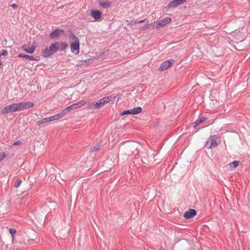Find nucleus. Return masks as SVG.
<instances>
[{
	"instance_id": "obj_34",
	"label": "nucleus",
	"mask_w": 250,
	"mask_h": 250,
	"mask_svg": "<svg viewBox=\"0 0 250 250\" xmlns=\"http://www.w3.org/2000/svg\"><path fill=\"white\" fill-rule=\"evenodd\" d=\"M84 62H88V63H91V60L89 59L88 60L85 61Z\"/></svg>"
},
{
	"instance_id": "obj_5",
	"label": "nucleus",
	"mask_w": 250,
	"mask_h": 250,
	"mask_svg": "<svg viewBox=\"0 0 250 250\" xmlns=\"http://www.w3.org/2000/svg\"><path fill=\"white\" fill-rule=\"evenodd\" d=\"M38 43L36 42H34L33 43L29 42L22 45L21 48L26 52L32 54L35 52Z\"/></svg>"
},
{
	"instance_id": "obj_28",
	"label": "nucleus",
	"mask_w": 250,
	"mask_h": 250,
	"mask_svg": "<svg viewBox=\"0 0 250 250\" xmlns=\"http://www.w3.org/2000/svg\"><path fill=\"white\" fill-rule=\"evenodd\" d=\"M21 184V180L18 179L16 181V187H18L20 186Z\"/></svg>"
},
{
	"instance_id": "obj_31",
	"label": "nucleus",
	"mask_w": 250,
	"mask_h": 250,
	"mask_svg": "<svg viewBox=\"0 0 250 250\" xmlns=\"http://www.w3.org/2000/svg\"><path fill=\"white\" fill-rule=\"evenodd\" d=\"M150 26H151V24H146L144 26V29L150 28Z\"/></svg>"
},
{
	"instance_id": "obj_3",
	"label": "nucleus",
	"mask_w": 250,
	"mask_h": 250,
	"mask_svg": "<svg viewBox=\"0 0 250 250\" xmlns=\"http://www.w3.org/2000/svg\"><path fill=\"white\" fill-rule=\"evenodd\" d=\"M112 97L110 96L103 98L98 101L96 103H92L88 106V108L90 109H100L106 104L109 103Z\"/></svg>"
},
{
	"instance_id": "obj_26",
	"label": "nucleus",
	"mask_w": 250,
	"mask_h": 250,
	"mask_svg": "<svg viewBox=\"0 0 250 250\" xmlns=\"http://www.w3.org/2000/svg\"><path fill=\"white\" fill-rule=\"evenodd\" d=\"M131 114V112H130V109L124 111L123 112H122L121 115L122 116H123V115H127V114Z\"/></svg>"
},
{
	"instance_id": "obj_32",
	"label": "nucleus",
	"mask_w": 250,
	"mask_h": 250,
	"mask_svg": "<svg viewBox=\"0 0 250 250\" xmlns=\"http://www.w3.org/2000/svg\"><path fill=\"white\" fill-rule=\"evenodd\" d=\"M136 23H138V21H131L130 22V24H131V25H132L133 24H136Z\"/></svg>"
},
{
	"instance_id": "obj_16",
	"label": "nucleus",
	"mask_w": 250,
	"mask_h": 250,
	"mask_svg": "<svg viewBox=\"0 0 250 250\" xmlns=\"http://www.w3.org/2000/svg\"><path fill=\"white\" fill-rule=\"evenodd\" d=\"M75 109H76L75 106L74 104H73L70 106H68V107H67L66 108H65V109L62 110V112L63 113V115L64 116L66 113L70 112L71 110H74Z\"/></svg>"
},
{
	"instance_id": "obj_27",
	"label": "nucleus",
	"mask_w": 250,
	"mask_h": 250,
	"mask_svg": "<svg viewBox=\"0 0 250 250\" xmlns=\"http://www.w3.org/2000/svg\"><path fill=\"white\" fill-rule=\"evenodd\" d=\"M5 157V154L4 153H0V162L3 160V159Z\"/></svg>"
},
{
	"instance_id": "obj_20",
	"label": "nucleus",
	"mask_w": 250,
	"mask_h": 250,
	"mask_svg": "<svg viewBox=\"0 0 250 250\" xmlns=\"http://www.w3.org/2000/svg\"><path fill=\"white\" fill-rule=\"evenodd\" d=\"M49 122V120L48 119V117L44 118L41 120H39L37 122L38 125H41L43 124H45L46 123Z\"/></svg>"
},
{
	"instance_id": "obj_33",
	"label": "nucleus",
	"mask_w": 250,
	"mask_h": 250,
	"mask_svg": "<svg viewBox=\"0 0 250 250\" xmlns=\"http://www.w3.org/2000/svg\"><path fill=\"white\" fill-rule=\"evenodd\" d=\"M146 20V19H144V20H141V21H138V23H143V22H144Z\"/></svg>"
},
{
	"instance_id": "obj_23",
	"label": "nucleus",
	"mask_w": 250,
	"mask_h": 250,
	"mask_svg": "<svg viewBox=\"0 0 250 250\" xmlns=\"http://www.w3.org/2000/svg\"><path fill=\"white\" fill-rule=\"evenodd\" d=\"M206 119V118H205L204 117H202L200 120L197 121L196 122H195V126H197L200 124L203 123Z\"/></svg>"
},
{
	"instance_id": "obj_17",
	"label": "nucleus",
	"mask_w": 250,
	"mask_h": 250,
	"mask_svg": "<svg viewBox=\"0 0 250 250\" xmlns=\"http://www.w3.org/2000/svg\"><path fill=\"white\" fill-rule=\"evenodd\" d=\"M18 57H20V58H24L25 59H29L30 60H35V61H38V60H39V58H35L34 57H33L32 56H29V55H25V54H19Z\"/></svg>"
},
{
	"instance_id": "obj_9",
	"label": "nucleus",
	"mask_w": 250,
	"mask_h": 250,
	"mask_svg": "<svg viewBox=\"0 0 250 250\" xmlns=\"http://www.w3.org/2000/svg\"><path fill=\"white\" fill-rule=\"evenodd\" d=\"M196 211L195 209H189L185 212L184 216L187 219H190L193 218L196 215Z\"/></svg>"
},
{
	"instance_id": "obj_14",
	"label": "nucleus",
	"mask_w": 250,
	"mask_h": 250,
	"mask_svg": "<svg viewBox=\"0 0 250 250\" xmlns=\"http://www.w3.org/2000/svg\"><path fill=\"white\" fill-rule=\"evenodd\" d=\"M63 116L64 115L61 111L60 113L58 114H56L54 116L48 117V119L49 120V122H51L59 120V119L62 118Z\"/></svg>"
},
{
	"instance_id": "obj_10",
	"label": "nucleus",
	"mask_w": 250,
	"mask_h": 250,
	"mask_svg": "<svg viewBox=\"0 0 250 250\" xmlns=\"http://www.w3.org/2000/svg\"><path fill=\"white\" fill-rule=\"evenodd\" d=\"M101 15L102 13L98 10H91L90 11V16L96 21H98L101 18Z\"/></svg>"
},
{
	"instance_id": "obj_2",
	"label": "nucleus",
	"mask_w": 250,
	"mask_h": 250,
	"mask_svg": "<svg viewBox=\"0 0 250 250\" xmlns=\"http://www.w3.org/2000/svg\"><path fill=\"white\" fill-rule=\"evenodd\" d=\"M70 43V49L72 53L75 55L79 54L80 51V41L79 39L73 33L68 35Z\"/></svg>"
},
{
	"instance_id": "obj_13",
	"label": "nucleus",
	"mask_w": 250,
	"mask_h": 250,
	"mask_svg": "<svg viewBox=\"0 0 250 250\" xmlns=\"http://www.w3.org/2000/svg\"><path fill=\"white\" fill-rule=\"evenodd\" d=\"M41 54L44 58H48L53 54L48 47L42 49Z\"/></svg>"
},
{
	"instance_id": "obj_25",
	"label": "nucleus",
	"mask_w": 250,
	"mask_h": 250,
	"mask_svg": "<svg viewBox=\"0 0 250 250\" xmlns=\"http://www.w3.org/2000/svg\"><path fill=\"white\" fill-rule=\"evenodd\" d=\"M8 54V52L5 50H2L0 52V56H6Z\"/></svg>"
},
{
	"instance_id": "obj_1",
	"label": "nucleus",
	"mask_w": 250,
	"mask_h": 250,
	"mask_svg": "<svg viewBox=\"0 0 250 250\" xmlns=\"http://www.w3.org/2000/svg\"><path fill=\"white\" fill-rule=\"evenodd\" d=\"M33 106L34 104L31 102L15 103L4 107L1 110V113L3 114H7L11 112H15L30 108Z\"/></svg>"
},
{
	"instance_id": "obj_29",
	"label": "nucleus",
	"mask_w": 250,
	"mask_h": 250,
	"mask_svg": "<svg viewBox=\"0 0 250 250\" xmlns=\"http://www.w3.org/2000/svg\"><path fill=\"white\" fill-rule=\"evenodd\" d=\"M20 145H21V142L20 141H18L14 143L13 146H19Z\"/></svg>"
},
{
	"instance_id": "obj_11",
	"label": "nucleus",
	"mask_w": 250,
	"mask_h": 250,
	"mask_svg": "<svg viewBox=\"0 0 250 250\" xmlns=\"http://www.w3.org/2000/svg\"><path fill=\"white\" fill-rule=\"evenodd\" d=\"M172 62L170 61H167L164 62L160 66L159 69L161 71H164L172 65Z\"/></svg>"
},
{
	"instance_id": "obj_22",
	"label": "nucleus",
	"mask_w": 250,
	"mask_h": 250,
	"mask_svg": "<svg viewBox=\"0 0 250 250\" xmlns=\"http://www.w3.org/2000/svg\"><path fill=\"white\" fill-rule=\"evenodd\" d=\"M100 5L103 8H107L110 6V2L107 1L100 3Z\"/></svg>"
},
{
	"instance_id": "obj_15",
	"label": "nucleus",
	"mask_w": 250,
	"mask_h": 250,
	"mask_svg": "<svg viewBox=\"0 0 250 250\" xmlns=\"http://www.w3.org/2000/svg\"><path fill=\"white\" fill-rule=\"evenodd\" d=\"M239 162L234 161L228 165V168L229 170H232L235 169L239 165Z\"/></svg>"
},
{
	"instance_id": "obj_18",
	"label": "nucleus",
	"mask_w": 250,
	"mask_h": 250,
	"mask_svg": "<svg viewBox=\"0 0 250 250\" xmlns=\"http://www.w3.org/2000/svg\"><path fill=\"white\" fill-rule=\"evenodd\" d=\"M87 102V101H86L85 100H81V101L77 102V103L74 104L75 106L76 109H77V108H80V107H82Z\"/></svg>"
},
{
	"instance_id": "obj_6",
	"label": "nucleus",
	"mask_w": 250,
	"mask_h": 250,
	"mask_svg": "<svg viewBox=\"0 0 250 250\" xmlns=\"http://www.w3.org/2000/svg\"><path fill=\"white\" fill-rule=\"evenodd\" d=\"M171 21V19L169 17H166L160 20L154 22V26L156 29L164 27Z\"/></svg>"
},
{
	"instance_id": "obj_21",
	"label": "nucleus",
	"mask_w": 250,
	"mask_h": 250,
	"mask_svg": "<svg viewBox=\"0 0 250 250\" xmlns=\"http://www.w3.org/2000/svg\"><path fill=\"white\" fill-rule=\"evenodd\" d=\"M59 50L62 51L64 50L68 46L67 44L64 42H59Z\"/></svg>"
},
{
	"instance_id": "obj_4",
	"label": "nucleus",
	"mask_w": 250,
	"mask_h": 250,
	"mask_svg": "<svg viewBox=\"0 0 250 250\" xmlns=\"http://www.w3.org/2000/svg\"><path fill=\"white\" fill-rule=\"evenodd\" d=\"M221 143L220 139L216 135L211 136L207 140L205 146L208 149L216 147Z\"/></svg>"
},
{
	"instance_id": "obj_30",
	"label": "nucleus",
	"mask_w": 250,
	"mask_h": 250,
	"mask_svg": "<svg viewBox=\"0 0 250 250\" xmlns=\"http://www.w3.org/2000/svg\"><path fill=\"white\" fill-rule=\"evenodd\" d=\"M11 6L12 8H13L14 9H16V8H17L18 7V5L17 4H16V3H13V4H12L11 5Z\"/></svg>"
},
{
	"instance_id": "obj_7",
	"label": "nucleus",
	"mask_w": 250,
	"mask_h": 250,
	"mask_svg": "<svg viewBox=\"0 0 250 250\" xmlns=\"http://www.w3.org/2000/svg\"><path fill=\"white\" fill-rule=\"evenodd\" d=\"M64 33V30L62 29H55L52 31L49 35V37L52 39H58Z\"/></svg>"
},
{
	"instance_id": "obj_19",
	"label": "nucleus",
	"mask_w": 250,
	"mask_h": 250,
	"mask_svg": "<svg viewBox=\"0 0 250 250\" xmlns=\"http://www.w3.org/2000/svg\"><path fill=\"white\" fill-rule=\"evenodd\" d=\"M131 114H137L141 113L142 111V109L141 107H137L132 109H130Z\"/></svg>"
},
{
	"instance_id": "obj_35",
	"label": "nucleus",
	"mask_w": 250,
	"mask_h": 250,
	"mask_svg": "<svg viewBox=\"0 0 250 250\" xmlns=\"http://www.w3.org/2000/svg\"><path fill=\"white\" fill-rule=\"evenodd\" d=\"M15 241V236L14 237H12V242H14Z\"/></svg>"
},
{
	"instance_id": "obj_12",
	"label": "nucleus",
	"mask_w": 250,
	"mask_h": 250,
	"mask_svg": "<svg viewBox=\"0 0 250 250\" xmlns=\"http://www.w3.org/2000/svg\"><path fill=\"white\" fill-rule=\"evenodd\" d=\"M51 52L54 54L58 50H59V42H57L55 43L52 44L50 46L48 47Z\"/></svg>"
},
{
	"instance_id": "obj_8",
	"label": "nucleus",
	"mask_w": 250,
	"mask_h": 250,
	"mask_svg": "<svg viewBox=\"0 0 250 250\" xmlns=\"http://www.w3.org/2000/svg\"><path fill=\"white\" fill-rule=\"evenodd\" d=\"M186 0H173L168 5V8H175L186 2Z\"/></svg>"
},
{
	"instance_id": "obj_24",
	"label": "nucleus",
	"mask_w": 250,
	"mask_h": 250,
	"mask_svg": "<svg viewBox=\"0 0 250 250\" xmlns=\"http://www.w3.org/2000/svg\"><path fill=\"white\" fill-rule=\"evenodd\" d=\"M9 232L12 235V237H14V236H15V234L16 232V230L15 229H9Z\"/></svg>"
}]
</instances>
